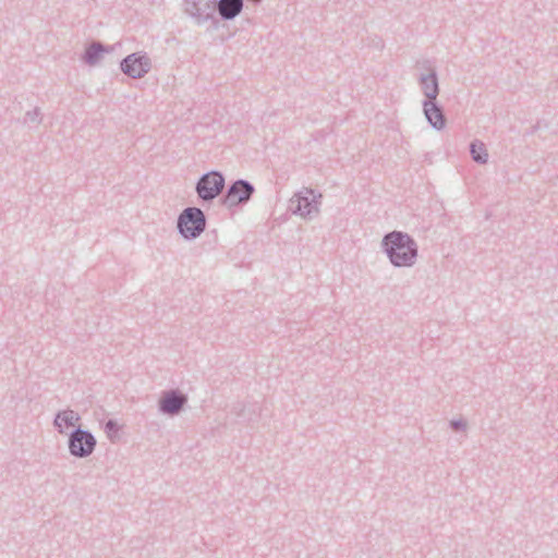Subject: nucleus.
I'll use <instances>...</instances> for the list:
<instances>
[{
  "mask_svg": "<svg viewBox=\"0 0 558 558\" xmlns=\"http://www.w3.org/2000/svg\"><path fill=\"white\" fill-rule=\"evenodd\" d=\"M380 248L396 268H412L418 258V245L414 238L404 231L393 230L380 241Z\"/></svg>",
  "mask_w": 558,
  "mask_h": 558,
  "instance_id": "1",
  "label": "nucleus"
},
{
  "mask_svg": "<svg viewBox=\"0 0 558 558\" xmlns=\"http://www.w3.org/2000/svg\"><path fill=\"white\" fill-rule=\"evenodd\" d=\"M206 216L198 207H186L178 217L177 228L185 240L198 238L206 229Z\"/></svg>",
  "mask_w": 558,
  "mask_h": 558,
  "instance_id": "2",
  "label": "nucleus"
},
{
  "mask_svg": "<svg viewBox=\"0 0 558 558\" xmlns=\"http://www.w3.org/2000/svg\"><path fill=\"white\" fill-rule=\"evenodd\" d=\"M320 198V193L316 195L313 189L304 187L290 198L289 210L293 215L311 220L319 214Z\"/></svg>",
  "mask_w": 558,
  "mask_h": 558,
  "instance_id": "3",
  "label": "nucleus"
},
{
  "mask_svg": "<svg viewBox=\"0 0 558 558\" xmlns=\"http://www.w3.org/2000/svg\"><path fill=\"white\" fill-rule=\"evenodd\" d=\"M226 180L220 171H209L199 177L195 191L198 198L204 203L213 202L223 191Z\"/></svg>",
  "mask_w": 558,
  "mask_h": 558,
  "instance_id": "4",
  "label": "nucleus"
},
{
  "mask_svg": "<svg viewBox=\"0 0 558 558\" xmlns=\"http://www.w3.org/2000/svg\"><path fill=\"white\" fill-rule=\"evenodd\" d=\"M255 193V186L247 180L238 179L233 181L220 198V204L232 209L248 203Z\"/></svg>",
  "mask_w": 558,
  "mask_h": 558,
  "instance_id": "5",
  "label": "nucleus"
},
{
  "mask_svg": "<svg viewBox=\"0 0 558 558\" xmlns=\"http://www.w3.org/2000/svg\"><path fill=\"white\" fill-rule=\"evenodd\" d=\"M216 0H185V13L190 15L197 25L211 22L214 28L219 25L216 17Z\"/></svg>",
  "mask_w": 558,
  "mask_h": 558,
  "instance_id": "6",
  "label": "nucleus"
},
{
  "mask_svg": "<svg viewBox=\"0 0 558 558\" xmlns=\"http://www.w3.org/2000/svg\"><path fill=\"white\" fill-rule=\"evenodd\" d=\"M151 69V60L145 52H134L120 62V70L131 78H142Z\"/></svg>",
  "mask_w": 558,
  "mask_h": 558,
  "instance_id": "7",
  "label": "nucleus"
},
{
  "mask_svg": "<svg viewBox=\"0 0 558 558\" xmlns=\"http://www.w3.org/2000/svg\"><path fill=\"white\" fill-rule=\"evenodd\" d=\"M189 401V398L179 389H169L161 393L158 400V411L170 417L179 415Z\"/></svg>",
  "mask_w": 558,
  "mask_h": 558,
  "instance_id": "8",
  "label": "nucleus"
},
{
  "mask_svg": "<svg viewBox=\"0 0 558 558\" xmlns=\"http://www.w3.org/2000/svg\"><path fill=\"white\" fill-rule=\"evenodd\" d=\"M97 445L95 436L77 426L72 429V456L76 458L89 457Z\"/></svg>",
  "mask_w": 558,
  "mask_h": 558,
  "instance_id": "9",
  "label": "nucleus"
},
{
  "mask_svg": "<svg viewBox=\"0 0 558 558\" xmlns=\"http://www.w3.org/2000/svg\"><path fill=\"white\" fill-rule=\"evenodd\" d=\"M423 112L424 116L429 123V125L440 131L446 126V116L441 106L437 104V101L423 100Z\"/></svg>",
  "mask_w": 558,
  "mask_h": 558,
  "instance_id": "10",
  "label": "nucleus"
},
{
  "mask_svg": "<svg viewBox=\"0 0 558 558\" xmlns=\"http://www.w3.org/2000/svg\"><path fill=\"white\" fill-rule=\"evenodd\" d=\"M112 50V46H106L100 41H92L86 46L81 59L85 64L95 66L99 63L105 53H110Z\"/></svg>",
  "mask_w": 558,
  "mask_h": 558,
  "instance_id": "11",
  "label": "nucleus"
},
{
  "mask_svg": "<svg viewBox=\"0 0 558 558\" xmlns=\"http://www.w3.org/2000/svg\"><path fill=\"white\" fill-rule=\"evenodd\" d=\"M215 5L221 21H232L242 12L244 0H216Z\"/></svg>",
  "mask_w": 558,
  "mask_h": 558,
  "instance_id": "12",
  "label": "nucleus"
},
{
  "mask_svg": "<svg viewBox=\"0 0 558 558\" xmlns=\"http://www.w3.org/2000/svg\"><path fill=\"white\" fill-rule=\"evenodd\" d=\"M420 85L425 96L424 100L436 101L439 94V85L435 69H432L428 74L420 76Z\"/></svg>",
  "mask_w": 558,
  "mask_h": 558,
  "instance_id": "13",
  "label": "nucleus"
},
{
  "mask_svg": "<svg viewBox=\"0 0 558 558\" xmlns=\"http://www.w3.org/2000/svg\"><path fill=\"white\" fill-rule=\"evenodd\" d=\"M470 154L472 159L478 165H486L488 162V151L486 145L480 140H474L471 142Z\"/></svg>",
  "mask_w": 558,
  "mask_h": 558,
  "instance_id": "14",
  "label": "nucleus"
},
{
  "mask_svg": "<svg viewBox=\"0 0 558 558\" xmlns=\"http://www.w3.org/2000/svg\"><path fill=\"white\" fill-rule=\"evenodd\" d=\"M53 425L59 433L68 436V446L70 447V434L68 433L70 429V410L60 411L54 417Z\"/></svg>",
  "mask_w": 558,
  "mask_h": 558,
  "instance_id": "15",
  "label": "nucleus"
},
{
  "mask_svg": "<svg viewBox=\"0 0 558 558\" xmlns=\"http://www.w3.org/2000/svg\"><path fill=\"white\" fill-rule=\"evenodd\" d=\"M120 430V425L114 420H108L105 423V433L110 441H116Z\"/></svg>",
  "mask_w": 558,
  "mask_h": 558,
  "instance_id": "16",
  "label": "nucleus"
},
{
  "mask_svg": "<svg viewBox=\"0 0 558 558\" xmlns=\"http://www.w3.org/2000/svg\"><path fill=\"white\" fill-rule=\"evenodd\" d=\"M40 120V112L38 108L27 111L24 117V123L27 124H38Z\"/></svg>",
  "mask_w": 558,
  "mask_h": 558,
  "instance_id": "17",
  "label": "nucleus"
},
{
  "mask_svg": "<svg viewBox=\"0 0 558 558\" xmlns=\"http://www.w3.org/2000/svg\"><path fill=\"white\" fill-rule=\"evenodd\" d=\"M450 427L454 432L465 430L466 429V422L463 420H452L450 421Z\"/></svg>",
  "mask_w": 558,
  "mask_h": 558,
  "instance_id": "18",
  "label": "nucleus"
},
{
  "mask_svg": "<svg viewBox=\"0 0 558 558\" xmlns=\"http://www.w3.org/2000/svg\"><path fill=\"white\" fill-rule=\"evenodd\" d=\"M71 415H72V421L75 420V421H80V415L77 413H75L74 411L71 412Z\"/></svg>",
  "mask_w": 558,
  "mask_h": 558,
  "instance_id": "19",
  "label": "nucleus"
}]
</instances>
